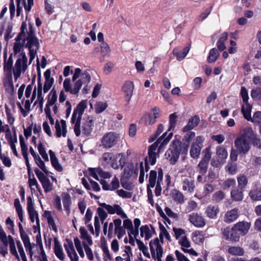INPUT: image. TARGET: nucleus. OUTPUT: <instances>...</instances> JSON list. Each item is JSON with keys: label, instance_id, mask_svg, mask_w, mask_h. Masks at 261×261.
<instances>
[{"label": "nucleus", "instance_id": "55", "mask_svg": "<svg viewBox=\"0 0 261 261\" xmlns=\"http://www.w3.org/2000/svg\"><path fill=\"white\" fill-rule=\"evenodd\" d=\"M219 56V54L217 49L213 48L210 51L207 61L209 63H214L217 60Z\"/></svg>", "mask_w": 261, "mask_h": 261}, {"label": "nucleus", "instance_id": "18", "mask_svg": "<svg viewBox=\"0 0 261 261\" xmlns=\"http://www.w3.org/2000/svg\"><path fill=\"white\" fill-rule=\"evenodd\" d=\"M189 220L190 223L197 228H202L206 224L204 218L198 213H193L190 214Z\"/></svg>", "mask_w": 261, "mask_h": 261}, {"label": "nucleus", "instance_id": "47", "mask_svg": "<svg viewBox=\"0 0 261 261\" xmlns=\"http://www.w3.org/2000/svg\"><path fill=\"white\" fill-rule=\"evenodd\" d=\"M201 147L197 144H193L190 149V155L194 159H197L200 154Z\"/></svg>", "mask_w": 261, "mask_h": 261}, {"label": "nucleus", "instance_id": "6", "mask_svg": "<svg viewBox=\"0 0 261 261\" xmlns=\"http://www.w3.org/2000/svg\"><path fill=\"white\" fill-rule=\"evenodd\" d=\"M119 134L110 132L105 134L100 139V146L105 149H110L115 146L119 141Z\"/></svg>", "mask_w": 261, "mask_h": 261}, {"label": "nucleus", "instance_id": "50", "mask_svg": "<svg viewBox=\"0 0 261 261\" xmlns=\"http://www.w3.org/2000/svg\"><path fill=\"white\" fill-rule=\"evenodd\" d=\"M163 172L162 170L159 171L158 172V180L156 182L155 190V193L156 196H159L161 194L162 191V187H161V182L163 180Z\"/></svg>", "mask_w": 261, "mask_h": 261}, {"label": "nucleus", "instance_id": "34", "mask_svg": "<svg viewBox=\"0 0 261 261\" xmlns=\"http://www.w3.org/2000/svg\"><path fill=\"white\" fill-rule=\"evenodd\" d=\"M219 212V208L217 205H208L205 211L206 216L210 219H215L217 218Z\"/></svg>", "mask_w": 261, "mask_h": 261}, {"label": "nucleus", "instance_id": "25", "mask_svg": "<svg viewBox=\"0 0 261 261\" xmlns=\"http://www.w3.org/2000/svg\"><path fill=\"white\" fill-rule=\"evenodd\" d=\"M239 216V210L234 208L226 212L224 216V221L227 223H230L236 220Z\"/></svg>", "mask_w": 261, "mask_h": 261}, {"label": "nucleus", "instance_id": "10", "mask_svg": "<svg viewBox=\"0 0 261 261\" xmlns=\"http://www.w3.org/2000/svg\"><path fill=\"white\" fill-rule=\"evenodd\" d=\"M234 145L240 154H246L250 148L249 141L239 136L234 140Z\"/></svg>", "mask_w": 261, "mask_h": 261}, {"label": "nucleus", "instance_id": "37", "mask_svg": "<svg viewBox=\"0 0 261 261\" xmlns=\"http://www.w3.org/2000/svg\"><path fill=\"white\" fill-rule=\"evenodd\" d=\"M171 196L173 200L178 203H183L185 202L184 195L177 189H173L171 191Z\"/></svg>", "mask_w": 261, "mask_h": 261}, {"label": "nucleus", "instance_id": "14", "mask_svg": "<svg viewBox=\"0 0 261 261\" xmlns=\"http://www.w3.org/2000/svg\"><path fill=\"white\" fill-rule=\"evenodd\" d=\"M181 189L186 193H192L195 189V181L190 177H182Z\"/></svg>", "mask_w": 261, "mask_h": 261}, {"label": "nucleus", "instance_id": "32", "mask_svg": "<svg viewBox=\"0 0 261 261\" xmlns=\"http://www.w3.org/2000/svg\"><path fill=\"white\" fill-rule=\"evenodd\" d=\"M199 122V117L197 115H195L189 120L187 124L182 128V131L185 133L189 132L196 127Z\"/></svg>", "mask_w": 261, "mask_h": 261}, {"label": "nucleus", "instance_id": "59", "mask_svg": "<svg viewBox=\"0 0 261 261\" xmlns=\"http://www.w3.org/2000/svg\"><path fill=\"white\" fill-rule=\"evenodd\" d=\"M164 129V126L163 124H159L158 125L155 133L150 137L148 141L149 142H152L154 141L157 138V137L163 132Z\"/></svg>", "mask_w": 261, "mask_h": 261}, {"label": "nucleus", "instance_id": "20", "mask_svg": "<svg viewBox=\"0 0 261 261\" xmlns=\"http://www.w3.org/2000/svg\"><path fill=\"white\" fill-rule=\"evenodd\" d=\"M159 116V110L156 108H154L152 109L151 113L145 115L142 118L141 121L146 125H152L156 122V118Z\"/></svg>", "mask_w": 261, "mask_h": 261}, {"label": "nucleus", "instance_id": "8", "mask_svg": "<svg viewBox=\"0 0 261 261\" xmlns=\"http://www.w3.org/2000/svg\"><path fill=\"white\" fill-rule=\"evenodd\" d=\"M150 250L153 258H156L158 261H162L161 258L163 254V250L160 244L158 238L151 240L149 243Z\"/></svg>", "mask_w": 261, "mask_h": 261}, {"label": "nucleus", "instance_id": "60", "mask_svg": "<svg viewBox=\"0 0 261 261\" xmlns=\"http://www.w3.org/2000/svg\"><path fill=\"white\" fill-rule=\"evenodd\" d=\"M5 108L6 110V114L7 115L8 122L10 125H12L13 124L15 119L13 116V114L12 112V110L7 105L5 106Z\"/></svg>", "mask_w": 261, "mask_h": 261}, {"label": "nucleus", "instance_id": "11", "mask_svg": "<svg viewBox=\"0 0 261 261\" xmlns=\"http://www.w3.org/2000/svg\"><path fill=\"white\" fill-rule=\"evenodd\" d=\"M73 82H74L73 87L71 88L70 79L69 78L66 79L63 82V87L65 91L69 92L71 94L75 95L79 93L83 84L81 80H78L77 79Z\"/></svg>", "mask_w": 261, "mask_h": 261}, {"label": "nucleus", "instance_id": "4", "mask_svg": "<svg viewBox=\"0 0 261 261\" xmlns=\"http://www.w3.org/2000/svg\"><path fill=\"white\" fill-rule=\"evenodd\" d=\"M37 52L35 51L34 55L32 56L30 51H29V61L25 53H22L21 56H17L13 68V74L15 81H17L21 76L22 74H24L28 70L29 66L32 63L37 56Z\"/></svg>", "mask_w": 261, "mask_h": 261}, {"label": "nucleus", "instance_id": "22", "mask_svg": "<svg viewBox=\"0 0 261 261\" xmlns=\"http://www.w3.org/2000/svg\"><path fill=\"white\" fill-rule=\"evenodd\" d=\"M173 136V133L170 132L167 135V132L164 133L153 144H156V148L158 147V151L160 152L169 143Z\"/></svg>", "mask_w": 261, "mask_h": 261}, {"label": "nucleus", "instance_id": "58", "mask_svg": "<svg viewBox=\"0 0 261 261\" xmlns=\"http://www.w3.org/2000/svg\"><path fill=\"white\" fill-rule=\"evenodd\" d=\"M238 188L241 190H244L248 183V179L244 175H241L237 178Z\"/></svg>", "mask_w": 261, "mask_h": 261}, {"label": "nucleus", "instance_id": "28", "mask_svg": "<svg viewBox=\"0 0 261 261\" xmlns=\"http://www.w3.org/2000/svg\"><path fill=\"white\" fill-rule=\"evenodd\" d=\"M50 75L51 71L49 69L46 70L44 73L45 81L43 90L45 93H47L50 90L54 83V80L50 76Z\"/></svg>", "mask_w": 261, "mask_h": 261}, {"label": "nucleus", "instance_id": "33", "mask_svg": "<svg viewBox=\"0 0 261 261\" xmlns=\"http://www.w3.org/2000/svg\"><path fill=\"white\" fill-rule=\"evenodd\" d=\"M256 135L251 126H246L243 128L239 137L251 141Z\"/></svg>", "mask_w": 261, "mask_h": 261}, {"label": "nucleus", "instance_id": "57", "mask_svg": "<svg viewBox=\"0 0 261 261\" xmlns=\"http://www.w3.org/2000/svg\"><path fill=\"white\" fill-rule=\"evenodd\" d=\"M5 126H6V135H5V137H6V140L8 141V142L14 141V139L15 138H17L15 129V128L14 129V135L13 136L11 133L10 128L9 126H8V125L6 124Z\"/></svg>", "mask_w": 261, "mask_h": 261}, {"label": "nucleus", "instance_id": "15", "mask_svg": "<svg viewBox=\"0 0 261 261\" xmlns=\"http://www.w3.org/2000/svg\"><path fill=\"white\" fill-rule=\"evenodd\" d=\"M224 237L226 240L231 241L234 242H238L240 240L241 234L234 228L233 226L230 230L229 228H224L223 231Z\"/></svg>", "mask_w": 261, "mask_h": 261}, {"label": "nucleus", "instance_id": "19", "mask_svg": "<svg viewBox=\"0 0 261 261\" xmlns=\"http://www.w3.org/2000/svg\"><path fill=\"white\" fill-rule=\"evenodd\" d=\"M13 54H11L8 59H7V51L5 50L4 52V70L6 75L9 74L11 76L13 73Z\"/></svg>", "mask_w": 261, "mask_h": 261}, {"label": "nucleus", "instance_id": "24", "mask_svg": "<svg viewBox=\"0 0 261 261\" xmlns=\"http://www.w3.org/2000/svg\"><path fill=\"white\" fill-rule=\"evenodd\" d=\"M56 134L58 138L65 137L67 133L66 121L63 119L57 120L55 123Z\"/></svg>", "mask_w": 261, "mask_h": 261}, {"label": "nucleus", "instance_id": "51", "mask_svg": "<svg viewBox=\"0 0 261 261\" xmlns=\"http://www.w3.org/2000/svg\"><path fill=\"white\" fill-rule=\"evenodd\" d=\"M125 162V155L122 153V156H119L118 160H114L111 163V167L115 169H117L120 167H122Z\"/></svg>", "mask_w": 261, "mask_h": 261}, {"label": "nucleus", "instance_id": "3", "mask_svg": "<svg viewBox=\"0 0 261 261\" xmlns=\"http://www.w3.org/2000/svg\"><path fill=\"white\" fill-rule=\"evenodd\" d=\"M80 233V238H74V243L75 248L81 258H84L85 251L88 259L92 261L94 259V255L90 246L93 245L92 237L88 234L86 229L84 227H80L79 229Z\"/></svg>", "mask_w": 261, "mask_h": 261}, {"label": "nucleus", "instance_id": "12", "mask_svg": "<svg viewBox=\"0 0 261 261\" xmlns=\"http://www.w3.org/2000/svg\"><path fill=\"white\" fill-rule=\"evenodd\" d=\"M35 173L39 180L42 184L44 192L48 193L53 189V184L50 182L49 179L38 169H35Z\"/></svg>", "mask_w": 261, "mask_h": 261}, {"label": "nucleus", "instance_id": "56", "mask_svg": "<svg viewBox=\"0 0 261 261\" xmlns=\"http://www.w3.org/2000/svg\"><path fill=\"white\" fill-rule=\"evenodd\" d=\"M101 248L103 252V258L104 261H111L113 257L108 246L106 245H103L101 246Z\"/></svg>", "mask_w": 261, "mask_h": 261}, {"label": "nucleus", "instance_id": "45", "mask_svg": "<svg viewBox=\"0 0 261 261\" xmlns=\"http://www.w3.org/2000/svg\"><path fill=\"white\" fill-rule=\"evenodd\" d=\"M21 239L23 243L26 250L29 251V255L31 258H32L33 255V252L32 251L33 246L32 245L30 242L29 236L27 235L23 237H21Z\"/></svg>", "mask_w": 261, "mask_h": 261}, {"label": "nucleus", "instance_id": "13", "mask_svg": "<svg viewBox=\"0 0 261 261\" xmlns=\"http://www.w3.org/2000/svg\"><path fill=\"white\" fill-rule=\"evenodd\" d=\"M100 205L106 210L110 214H116L122 218H127L126 214L124 212L122 207L118 204L111 205L105 203H100Z\"/></svg>", "mask_w": 261, "mask_h": 261}, {"label": "nucleus", "instance_id": "63", "mask_svg": "<svg viewBox=\"0 0 261 261\" xmlns=\"http://www.w3.org/2000/svg\"><path fill=\"white\" fill-rule=\"evenodd\" d=\"M249 121L257 125H261V112L257 111L253 114Z\"/></svg>", "mask_w": 261, "mask_h": 261}, {"label": "nucleus", "instance_id": "5", "mask_svg": "<svg viewBox=\"0 0 261 261\" xmlns=\"http://www.w3.org/2000/svg\"><path fill=\"white\" fill-rule=\"evenodd\" d=\"M87 108V102L81 101L74 110L71 118V123L74 124V132L78 137L81 134V121L84 112Z\"/></svg>", "mask_w": 261, "mask_h": 261}, {"label": "nucleus", "instance_id": "39", "mask_svg": "<svg viewBox=\"0 0 261 261\" xmlns=\"http://www.w3.org/2000/svg\"><path fill=\"white\" fill-rule=\"evenodd\" d=\"M49 153L50 155V161L53 166L58 171H62L63 170L62 166L59 164L58 160L56 156L55 152L51 150H49Z\"/></svg>", "mask_w": 261, "mask_h": 261}, {"label": "nucleus", "instance_id": "41", "mask_svg": "<svg viewBox=\"0 0 261 261\" xmlns=\"http://www.w3.org/2000/svg\"><path fill=\"white\" fill-rule=\"evenodd\" d=\"M133 174H134L135 176H136L138 174V170H135L134 171V166L132 164H131L125 168L123 175V179H128L133 175Z\"/></svg>", "mask_w": 261, "mask_h": 261}, {"label": "nucleus", "instance_id": "54", "mask_svg": "<svg viewBox=\"0 0 261 261\" xmlns=\"http://www.w3.org/2000/svg\"><path fill=\"white\" fill-rule=\"evenodd\" d=\"M57 100V94L55 88H53L48 95L47 103V104L53 106Z\"/></svg>", "mask_w": 261, "mask_h": 261}, {"label": "nucleus", "instance_id": "23", "mask_svg": "<svg viewBox=\"0 0 261 261\" xmlns=\"http://www.w3.org/2000/svg\"><path fill=\"white\" fill-rule=\"evenodd\" d=\"M134 89V83L130 81H126L122 87V91L125 94V100L129 103L133 95Z\"/></svg>", "mask_w": 261, "mask_h": 261}, {"label": "nucleus", "instance_id": "2", "mask_svg": "<svg viewBox=\"0 0 261 261\" xmlns=\"http://www.w3.org/2000/svg\"><path fill=\"white\" fill-rule=\"evenodd\" d=\"M195 136L194 132H189L184 136L182 140L185 141V143L183 144L177 140H174L172 141L169 148L165 153V155L167 159L169 160L170 164H175L179 158L180 153L187 151L189 147V143Z\"/></svg>", "mask_w": 261, "mask_h": 261}, {"label": "nucleus", "instance_id": "44", "mask_svg": "<svg viewBox=\"0 0 261 261\" xmlns=\"http://www.w3.org/2000/svg\"><path fill=\"white\" fill-rule=\"evenodd\" d=\"M23 45L21 44L19 41L14 43L13 45V55L14 57L17 58V56H21L22 53H25L23 51Z\"/></svg>", "mask_w": 261, "mask_h": 261}, {"label": "nucleus", "instance_id": "29", "mask_svg": "<svg viewBox=\"0 0 261 261\" xmlns=\"http://www.w3.org/2000/svg\"><path fill=\"white\" fill-rule=\"evenodd\" d=\"M154 232L155 229L151 225H145L140 227V236L142 238L144 237L146 240L151 238Z\"/></svg>", "mask_w": 261, "mask_h": 261}, {"label": "nucleus", "instance_id": "7", "mask_svg": "<svg viewBox=\"0 0 261 261\" xmlns=\"http://www.w3.org/2000/svg\"><path fill=\"white\" fill-rule=\"evenodd\" d=\"M113 233L116 234L119 239L126 233L125 229L122 225V221L120 219H114L113 222L109 224L108 236H110Z\"/></svg>", "mask_w": 261, "mask_h": 261}, {"label": "nucleus", "instance_id": "35", "mask_svg": "<svg viewBox=\"0 0 261 261\" xmlns=\"http://www.w3.org/2000/svg\"><path fill=\"white\" fill-rule=\"evenodd\" d=\"M123 227L124 229H127L129 230L128 232L129 238V243H132V242H134V239L133 236H134V229H133V225L132 221L129 219H126L123 221Z\"/></svg>", "mask_w": 261, "mask_h": 261}, {"label": "nucleus", "instance_id": "64", "mask_svg": "<svg viewBox=\"0 0 261 261\" xmlns=\"http://www.w3.org/2000/svg\"><path fill=\"white\" fill-rule=\"evenodd\" d=\"M108 107L106 102L99 101L96 103L95 107V111L96 113H100L103 112Z\"/></svg>", "mask_w": 261, "mask_h": 261}, {"label": "nucleus", "instance_id": "42", "mask_svg": "<svg viewBox=\"0 0 261 261\" xmlns=\"http://www.w3.org/2000/svg\"><path fill=\"white\" fill-rule=\"evenodd\" d=\"M205 239L204 233L202 231H196L192 234V240L196 244L202 243Z\"/></svg>", "mask_w": 261, "mask_h": 261}, {"label": "nucleus", "instance_id": "16", "mask_svg": "<svg viewBox=\"0 0 261 261\" xmlns=\"http://www.w3.org/2000/svg\"><path fill=\"white\" fill-rule=\"evenodd\" d=\"M79 78L78 80H81L83 84H88L91 81V76L87 71L82 72L80 68H76L74 70L72 81H75Z\"/></svg>", "mask_w": 261, "mask_h": 261}, {"label": "nucleus", "instance_id": "48", "mask_svg": "<svg viewBox=\"0 0 261 261\" xmlns=\"http://www.w3.org/2000/svg\"><path fill=\"white\" fill-rule=\"evenodd\" d=\"M8 244L10 246V250L11 253L16 257V258L18 260H20V257L18 254V253L16 251V247H15V244L14 242V240L13 239L12 237L11 236H8Z\"/></svg>", "mask_w": 261, "mask_h": 261}, {"label": "nucleus", "instance_id": "1", "mask_svg": "<svg viewBox=\"0 0 261 261\" xmlns=\"http://www.w3.org/2000/svg\"><path fill=\"white\" fill-rule=\"evenodd\" d=\"M22 41L24 45L28 48L32 56L35 51L37 52L40 47V42L36 37L32 24L27 25L25 22H23L20 28V32L16 38V41Z\"/></svg>", "mask_w": 261, "mask_h": 261}, {"label": "nucleus", "instance_id": "40", "mask_svg": "<svg viewBox=\"0 0 261 261\" xmlns=\"http://www.w3.org/2000/svg\"><path fill=\"white\" fill-rule=\"evenodd\" d=\"M244 190H241L239 188L233 189L230 193L231 197L234 201H240L243 199L244 196L243 192Z\"/></svg>", "mask_w": 261, "mask_h": 261}, {"label": "nucleus", "instance_id": "9", "mask_svg": "<svg viewBox=\"0 0 261 261\" xmlns=\"http://www.w3.org/2000/svg\"><path fill=\"white\" fill-rule=\"evenodd\" d=\"M156 144H152L148 149V156L145 159V172H147L149 169V165H153L156 162Z\"/></svg>", "mask_w": 261, "mask_h": 261}, {"label": "nucleus", "instance_id": "30", "mask_svg": "<svg viewBox=\"0 0 261 261\" xmlns=\"http://www.w3.org/2000/svg\"><path fill=\"white\" fill-rule=\"evenodd\" d=\"M94 121L92 117L88 116L83 124V133L86 135H89L92 131Z\"/></svg>", "mask_w": 261, "mask_h": 261}, {"label": "nucleus", "instance_id": "61", "mask_svg": "<svg viewBox=\"0 0 261 261\" xmlns=\"http://www.w3.org/2000/svg\"><path fill=\"white\" fill-rule=\"evenodd\" d=\"M177 116L175 113H173L169 116V128L167 132H171L173 130L176 125Z\"/></svg>", "mask_w": 261, "mask_h": 261}, {"label": "nucleus", "instance_id": "62", "mask_svg": "<svg viewBox=\"0 0 261 261\" xmlns=\"http://www.w3.org/2000/svg\"><path fill=\"white\" fill-rule=\"evenodd\" d=\"M208 163L202 161H200L198 165V171L201 175H204L206 173Z\"/></svg>", "mask_w": 261, "mask_h": 261}, {"label": "nucleus", "instance_id": "38", "mask_svg": "<svg viewBox=\"0 0 261 261\" xmlns=\"http://www.w3.org/2000/svg\"><path fill=\"white\" fill-rule=\"evenodd\" d=\"M244 104L242 106L241 112L243 115L244 117L247 120H250L251 119V112L252 109L251 106L248 102H243Z\"/></svg>", "mask_w": 261, "mask_h": 261}, {"label": "nucleus", "instance_id": "21", "mask_svg": "<svg viewBox=\"0 0 261 261\" xmlns=\"http://www.w3.org/2000/svg\"><path fill=\"white\" fill-rule=\"evenodd\" d=\"M89 175L96 180H99L98 176L103 178H109L111 175L109 172H105L100 168H89Z\"/></svg>", "mask_w": 261, "mask_h": 261}, {"label": "nucleus", "instance_id": "52", "mask_svg": "<svg viewBox=\"0 0 261 261\" xmlns=\"http://www.w3.org/2000/svg\"><path fill=\"white\" fill-rule=\"evenodd\" d=\"M14 204L19 220L21 222H22L23 221V210L18 198H16L14 200Z\"/></svg>", "mask_w": 261, "mask_h": 261}, {"label": "nucleus", "instance_id": "43", "mask_svg": "<svg viewBox=\"0 0 261 261\" xmlns=\"http://www.w3.org/2000/svg\"><path fill=\"white\" fill-rule=\"evenodd\" d=\"M190 47L186 46L182 50L176 51L175 49L173 50L174 55L176 57V59L178 61H182L187 55L189 50Z\"/></svg>", "mask_w": 261, "mask_h": 261}, {"label": "nucleus", "instance_id": "31", "mask_svg": "<svg viewBox=\"0 0 261 261\" xmlns=\"http://www.w3.org/2000/svg\"><path fill=\"white\" fill-rule=\"evenodd\" d=\"M216 156L218 162L224 163L227 158L228 152L223 146H219L216 148Z\"/></svg>", "mask_w": 261, "mask_h": 261}, {"label": "nucleus", "instance_id": "49", "mask_svg": "<svg viewBox=\"0 0 261 261\" xmlns=\"http://www.w3.org/2000/svg\"><path fill=\"white\" fill-rule=\"evenodd\" d=\"M228 34L226 32H223L217 42V47L220 51H222L226 48L224 42L227 39Z\"/></svg>", "mask_w": 261, "mask_h": 261}, {"label": "nucleus", "instance_id": "36", "mask_svg": "<svg viewBox=\"0 0 261 261\" xmlns=\"http://www.w3.org/2000/svg\"><path fill=\"white\" fill-rule=\"evenodd\" d=\"M227 252L233 256H243L245 253L244 249L238 246L228 247Z\"/></svg>", "mask_w": 261, "mask_h": 261}, {"label": "nucleus", "instance_id": "27", "mask_svg": "<svg viewBox=\"0 0 261 261\" xmlns=\"http://www.w3.org/2000/svg\"><path fill=\"white\" fill-rule=\"evenodd\" d=\"M54 253L56 256L61 261H64L66 258V255L57 238L54 239Z\"/></svg>", "mask_w": 261, "mask_h": 261}, {"label": "nucleus", "instance_id": "53", "mask_svg": "<svg viewBox=\"0 0 261 261\" xmlns=\"http://www.w3.org/2000/svg\"><path fill=\"white\" fill-rule=\"evenodd\" d=\"M132 255L133 253L131 247L129 246H124L121 256L122 258H123L125 261H131L130 257Z\"/></svg>", "mask_w": 261, "mask_h": 261}, {"label": "nucleus", "instance_id": "46", "mask_svg": "<svg viewBox=\"0 0 261 261\" xmlns=\"http://www.w3.org/2000/svg\"><path fill=\"white\" fill-rule=\"evenodd\" d=\"M21 239L23 243L26 250L29 251V255L31 258H32L33 255V252L32 251L33 246L32 245L30 242L29 236L27 235L23 237H21Z\"/></svg>", "mask_w": 261, "mask_h": 261}, {"label": "nucleus", "instance_id": "26", "mask_svg": "<svg viewBox=\"0 0 261 261\" xmlns=\"http://www.w3.org/2000/svg\"><path fill=\"white\" fill-rule=\"evenodd\" d=\"M233 226L234 228L241 234V236H245L248 232L251 224L250 223L243 221L236 223Z\"/></svg>", "mask_w": 261, "mask_h": 261}, {"label": "nucleus", "instance_id": "17", "mask_svg": "<svg viewBox=\"0 0 261 261\" xmlns=\"http://www.w3.org/2000/svg\"><path fill=\"white\" fill-rule=\"evenodd\" d=\"M156 175L157 173L155 171L151 170L150 172L149 177V184L147 185V192L148 201L152 205L153 204V194L152 191L150 188H153L155 186Z\"/></svg>", "mask_w": 261, "mask_h": 261}]
</instances>
